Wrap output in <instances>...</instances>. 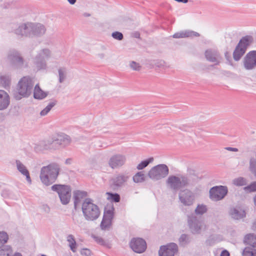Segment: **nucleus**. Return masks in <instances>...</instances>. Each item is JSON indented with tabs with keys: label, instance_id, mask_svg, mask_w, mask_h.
<instances>
[{
	"label": "nucleus",
	"instance_id": "nucleus-1",
	"mask_svg": "<svg viewBox=\"0 0 256 256\" xmlns=\"http://www.w3.org/2000/svg\"><path fill=\"white\" fill-rule=\"evenodd\" d=\"M194 182V178L191 179L188 174H179L169 176L166 184L168 189L176 192L182 188L192 186Z\"/></svg>",
	"mask_w": 256,
	"mask_h": 256
},
{
	"label": "nucleus",
	"instance_id": "nucleus-2",
	"mask_svg": "<svg viewBox=\"0 0 256 256\" xmlns=\"http://www.w3.org/2000/svg\"><path fill=\"white\" fill-rule=\"evenodd\" d=\"M60 170V166L56 162H52L40 169V178L42 182L50 186L55 182Z\"/></svg>",
	"mask_w": 256,
	"mask_h": 256
},
{
	"label": "nucleus",
	"instance_id": "nucleus-3",
	"mask_svg": "<svg viewBox=\"0 0 256 256\" xmlns=\"http://www.w3.org/2000/svg\"><path fill=\"white\" fill-rule=\"evenodd\" d=\"M82 210L85 219L88 221L96 220L100 215L98 206L89 198H86L82 202Z\"/></svg>",
	"mask_w": 256,
	"mask_h": 256
},
{
	"label": "nucleus",
	"instance_id": "nucleus-4",
	"mask_svg": "<svg viewBox=\"0 0 256 256\" xmlns=\"http://www.w3.org/2000/svg\"><path fill=\"white\" fill-rule=\"evenodd\" d=\"M34 83L32 80L28 76H24L19 81L17 90L18 94L15 95L16 100H20L22 96L27 98L32 92Z\"/></svg>",
	"mask_w": 256,
	"mask_h": 256
},
{
	"label": "nucleus",
	"instance_id": "nucleus-5",
	"mask_svg": "<svg viewBox=\"0 0 256 256\" xmlns=\"http://www.w3.org/2000/svg\"><path fill=\"white\" fill-rule=\"evenodd\" d=\"M7 60L12 66L16 69H20L27 66V62L21 54L16 50H12L8 52Z\"/></svg>",
	"mask_w": 256,
	"mask_h": 256
},
{
	"label": "nucleus",
	"instance_id": "nucleus-6",
	"mask_svg": "<svg viewBox=\"0 0 256 256\" xmlns=\"http://www.w3.org/2000/svg\"><path fill=\"white\" fill-rule=\"evenodd\" d=\"M169 168L165 164H159L153 166L148 172V176L152 180H159L166 177Z\"/></svg>",
	"mask_w": 256,
	"mask_h": 256
},
{
	"label": "nucleus",
	"instance_id": "nucleus-7",
	"mask_svg": "<svg viewBox=\"0 0 256 256\" xmlns=\"http://www.w3.org/2000/svg\"><path fill=\"white\" fill-rule=\"evenodd\" d=\"M52 190L56 192L63 204H67L71 198V188L70 186L62 184H54L52 186Z\"/></svg>",
	"mask_w": 256,
	"mask_h": 256
},
{
	"label": "nucleus",
	"instance_id": "nucleus-8",
	"mask_svg": "<svg viewBox=\"0 0 256 256\" xmlns=\"http://www.w3.org/2000/svg\"><path fill=\"white\" fill-rule=\"evenodd\" d=\"M130 178L128 173H120L114 176L110 180V188L114 190H118L124 186Z\"/></svg>",
	"mask_w": 256,
	"mask_h": 256
},
{
	"label": "nucleus",
	"instance_id": "nucleus-9",
	"mask_svg": "<svg viewBox=\"0 0 256 256\" xmlns=\"http://www.w3.org/2000/svg\"><path fill=\"white\" fill-rule=\"evenodd\" d=\"M51 56V52L48 48L42 50L34 58V64L38 70L46 69V62L45 59H48Z\"/></svg>",
	"mask_w": 256,
	"mask_h": 256
},
{
	"label": "nucleus",
	"instance_id": "nucleus-10",
	"mask_svg": "<svg viewBox=\"0 0 256 256\" xmlns=\"http://www.w3.org/2000/svg\"><path fill=\"white\" fill-rule=\"evenodd\" d=\"M228 192V189L226 186H215L210 190L209 197L213 201H218L222 200L227 194Z\"/></svg>",
	"mask_w": 256,
	"mask_h": 256
},
{
	"label": "nucleus",
	"instance_id": "nucleus-11",
	"mask_svg": "<svg viewBox=\"0 0 256 256\" xmlns=\"http://www.w3.org/2000/svg\"><path fill=\"white\" fill-rule=\"evenodd\" d=\"M188 223L191 232L194 234H200L205 228L202 222L193 214L188 216Z\"/></svg>",
	"mask_w": 256,
	"mask_h": 256
},
{
	"label": "nucleus",
	"instance_id": "nucleus-12",
	"mask_svg": "<svg viewBox=\"0 0 256 256\" xmlns=\"http://www.w3.org/2000/svg\"><path fill=\"white\" fill-rule=\"evenodd\" d=\"M178 198L184 206H192L195 200L194 193L188 188L184 189L178 194Z\"/></svg>",
	"mask_w": 256,
	"mask_h": 256
},
{
	"label": "nucleus",
	"instance_id": "nucleus-13",
	"mask_svg": "<svg viewBox=\"0 0 256 256\" xmlns=\"http://www.w3.org/2000/svg\"><path fill=\"white\" fill-rule=\"evenodd\" d=\"M52 138L56 149L68 146L72 141L70 136L64 133L54 135Z\"/></svg>",
	"mask_w": 256,
	"mask_h": 256
},
{
	"label": "nucleus",
	"instance_id": "nucleus-14",
	"mask_svg": "<svg viewBox=\"0 0 256 256\" xmlns=\"http://www.w3.org/2000/svg\"><path fill=\"white\" fill-rule=\"evenodd\" d=\"M126 156L122 154H117L112 156L108 161V166L112 169H117L122 166L126 162Z\"/></svg>",
	"mask_w": 256,
	"mask_h": 256
},
{
	"label": "nucleus",
	"instance_id": "nucleus-15",
	"mask_svg": "<svg viewBox=\"0 0 256 256\" xmlns=\"http://www.w3.org/2000/svg\"><path fill=\"white\" fill-rule=\"evenodd\" d=\"M243 65L246 70L256 68V50H251L246 54L243 60Z\"/></svg>",
	"mask_w": 256,
	"mask_h": 256
},
{
	"label": "nucleus",
	"instance_id": "nucleus-16",
	"mask_svg": "<svg viewBox=\"0 0 256 256\" xmlns=\"http://www.w3.org/2000/svg\"><path fill=\"white\" fill-rule=\"evenodd\" d=\"M178 252V245L174 242L161 246L158 251L159 256H174Z\"/></svg>",
	"mask_w": 256,
	"mask_h": 256
},
{
	"label": "nucleus",
	"instance_id": "nucleus-17",
	"mask_svg": "<svg viewBox=\"0 0 256 256\" xmlns=\"http://www.w3.org/2000/svg\"><path fill=\"white\" fill-rule=\"evenodd\" d=\"M130 244L131 248L136 253H142L146 248L145 240L141 238H133Z\"/></svg>",
	"mask_w": 256,
	"mask_h": 256
},
{
	"label": "nucleus",
	"instance_id": "nucleus-18",
	"mask_svg": "<svg viewBox=\"0 0 256 256\" xmlns=\"http://www.w3.org/2000/svg\"><path fill=\"white\" fill-rule=\"evenodd\" d=\"M14 34L20 37L31 38V22L20 24L14 30Z\"/></svg>",
	"mask_w": 256,
	"mask_h": 256
},
{
	"label": "nucleus",
	"instance_id": "nucleus-19",
	"mask_svg": "<svg viewBox=\"0 0 256 256\" xmlns=\"http://www.w3.org/2000/svg\"><path fill=\"white\" fill-rule=\"evenodd\" d=\"M204 54L206 60L212 62H214V65H218L222 59L219 52L215 50H207Z\"/></svg>",
	"mask_w": 256,
	"mask_h": 256
},
{
	"label": "nucleus",
	"instance_id": "nucleus-20",
	"mask_svg": "<svg viewBox=\"0 0 256 256\" xmlns=\"http://www.w3.org/2000/svg\"><path fill=\"white\" fill-rule=\"evenodd\" d=\"M46 32V26L40 23L31 22V38L40 37Z\"/></svg>",
	"mask_w": 256,
	"mask_h": 256
},
{
	"label": "nucleus",
	"instance_id": "nucleus-21",
	"mask_svg": "<svg viewBox=\"0 0 256 256\" xmlns=\"http://www.w3.org/2000/svg\"><path fill=\"white\" fill-rule=\"evenodd\" d=\"M244 242L252 247V250H246V252L250 254L252 256H256V234H250L246 235Z\"/></svg>",
	"mask_w": 256,
	"mask_h": 256
},
{
	"label": "nucleus",
	"instance_id": "nucleus-22",
	"mask_svg": "<svg viewBox=\"0 0 256 256\" xmlns=\"http://www.w3.org/2000/svg\"><path fill=\"white\" fill-rule=\"evenodd\" d=\"M51 149H56L52 136L46 140L40 142L39 144L34 147V150L36 151Z\"/></svg>",
	"mask_w": 256,
	"mask_h": 256
},
{
	"label": "nucleus",
	"instance_id": "nucleus-23",
	"mask_svg": "<svg viewBox=\"0 0 256 256\" xmlns=\"http://www.w3.org/2000/svg\"><path fill=\"white\" fill-rule=\"evenodd\" d=\"M113 218V213L111 210L104 212L102 220L100 224V228L102 230H108L111 224Z\"/></svg>",
	"mask_w": 256,
	"mask_h": 256
},
{
	"label": "nucleus",
	"instance_id": "nucleus-24",
	"mask_svg": "<svg viewBox=\"0 0 256 256\" xmlns=\"http://www.w3.org/2000/svg\"><path fill=\"white\" fill-rule=\"evenodd\" d=\"M88 194L85 191L76 190L73 192L74 199V208L76 210L80 206L82 200L87 196Z\"/></svg>",
	"mask_w": 256,
	"mask_h": 256
},
{
	"label": "nucleus",
	"instance_id": "nucleus-25",
	"mask_svg": "<svg viewBox=\"0 0 256 256\" xmlns=\"http://www.w3.org/2000/svg\"><path fill=\"white\" fill-rule=\"evenodd\" d=\"M10 104V98L6 92L0 90V110L6 109Z\"/></svg>",
	"mask_w": 256,
	"mask_h": 256
},
{
	"label": "nucleus",
	"instance_id": "nucleus-26",
	"mask_svg": "<svg viewBox=\"0 0 256 256\" xmlns=\"http://www.w3.org/2000/svg\"><path fill=\"white\" fill-rule=\"evenodd\" d=\"M229 214L232 218L236 220L245 218L246 216L245 211L240 208H231L229 211Z\"/></svg>",
	"mask_w": 256,
	"mask_h": 256
},
{
	"label": "nucleus",
	"instance_id": "nucleus-27",
	"mask_svg": "<svg viewBox=\"0 0 256 256\" xmlns=\"http://www.w3.org/2000/svg\"><path fill=\"white\" fill-rule=\"evenodd\" d=\"M200 34L196 32L190 30H182L175 33L172 37L175 38H186L190 37H198Z\"/></svg>",
	"mask_w": 256,
	"mask_h": 256
},
{
	"label": "nucleus",
	"instance_id": "nucleus-28",
	"mask_svg": "<svg viewBox=\"0 0 256 256\" xmlns=\"http://www.w3.org/2000/svg\"><path fill=\"white\" fill-rule=\"evenodd\" d=\"M16 164L18 171L20 172L22 174L26 176L27 182L29 184H31L32 180L30 173L26 166L20 160H16Z\"/></svg>",
	"mask_w": 256,
	"mask_h": 256
},
{
	"label": "nucleus",
	"instance_id": "nucleus-29",
	"mask_svg": "<svg viewBox=\"0 0 256 256\" xmlns=\"http://www.w3.org/2000/svg\"><path fill=\"white\" fill-rule=\"evenodd\" d=\"M48 93L42 90L38 84H36L34 90V97L35 99L42 100L45 98Z\"/></svg>",
	"mask_w": 256,
	"mask_h": 256
},
{
	"label": "nucleus",
	"instance_id": "nucleus-30",
	"mask_svg": "<svg viewBox=\"0 0 256 256\" xmlns=\"http://www.w3.org/2000/svg\"><path fill=\"white\" fill-rule=\"evenodd\" d=\"M253 42V38L251 36H246L242 37L240 40L238 45L246 50L247 47Z\"/></svg>",
	"mask_w": 256,
	"mask_h": 256
},
{
	"label": "nucleus",
	"instance_id": "nucleus-31",
	"mask_svg": "<svg viewBox=\"0 0 256 256\" xmlns=\"http://www.w3.org/2000/svg\"><path fill=\"white\" fill-rule=\"evenodd\" d=\"M246 51V50L244 48L238 44L233 52L234 59L236 61L239 60L244 54Z\"/></svg>",
	"mask_w": 256,
	"mask_h": 256
},
{
	"label": "nucleus",
	"instance_id": "nucleus-32",
	"mask_svg": "<svg viewBox=\"0 0 256 256\" xmlns=\"http://www.w3.org/2000/svg\"><path fill=\"white\" fill-rule=\"evenodd\" d=\"M57 104L56 100H53L48 104L40 112V116H45L50 112L52 108L54 106Z\"/></svg>",
	"mask_w": 256,
	"mask_h": 256
},
{
	"label": "nucleus",
	"instance_id": "nucleus-33",
	"mask_svg": "<svg viewBox=\"0 0 256 256\" xmlns=\"http://www.w3.org/2000/svg\"><path fill=\"white\" fill-rule=\"evenodd\" d=\"M132 180L136 183L142 182L146 180V176L142 172H138L133 176Z\"/></svg>",
	"mask_w": 256,
	"mask_h": 256
},
{
	"label": "nucleus",
	"instance_id": "nucleus-34",
	"mask_svg": "<svg viewBox=\"0 0 256 256\" xmlns=\"http://www.w3.org/2000/svg\"><path fill=\"white\" fill-rule=\"evenodd\" d=\"M67 241L68 242V246L70 250L74 252L76 250V243L74 236L72 234H69L67 236Z\"/></svg>",
	"mask_w": 256,
	"mask_h": 256
},
{
	"label": "nucleus",
	"instance_id": "nucleus-35",
	"mask_svg": "<svg viewBox=\"0 0 256 256\" xmlns=\"http://www.w3.org/2000/svg\"><path fill=\"white\" fill-rule=\"evenodd\" d=\"M12 252L10 246L0 247V256H12Z\"/></svg>",
	"mask_w": 256,
	"mask_h": 256
},
{
	"label": "nucleus",
	"instance_id": "nucleus-36",
	"mask_svg": "<svg viewBox=\"0 0 256 256\" xmlns=\"http://www.w3.org/2000/svg\"><path fill=\"white\" fill-rule=\"evenodd\" d=\"M58 81L62 83L66 78L67 70L65 68H60L58 70Z\"/></svg>",
	"mask_w": 256,
	"mask_h": 256
},
{
	"label": "nucleus",
	"instance_id": "nucleus-37",
	"mask_svg": "<svg viewBox=\"0 0 256 256\" xmlns=\"http://www.w3.org/2000/svg\"><path fill=\"white\" fill-rule=\"evenodd\" d=\"M190 242V238L188 235L182 234L178 239L179 244L181 246H185Z\"/></svg>",
	"mask_w": 256,
	"mask_h": 256
},
{
	"label": "nucleus",
	"instance_id": "nucleus-38",
	"mask_svg": "<svg viewBox=\"0 0 256 256\" xmlns=\"http://www.w3.org/2000/svg\"><path fill=\"white\" fill-rule=\"evenodd\" d=\"M154 161L153 158H150L148 159L142 161L140 164H139L137 166L136 168L138 170H142L146 168L150 163Z\"/></svg>",
	"mask_w": 256,
	"mask_h": 256
},
{
	"label": "nucleus",
	"instance_id": "nucleus-39",
	"mask_svg": "<svg viewBox=\"0 0 256 256\" xmlns=\"http://www.w3.org/2000/svg\"><path fill=\"white\" fill-rule=\"evenodd\" d=\"M8 239V234L4 231L0 232V247H2Z\"/></svg>",
	"mask_w": 256,
	"mask_h": 256
},
{
	"label": "nucleus",
	"instance_id": "nucleus-40",
	"mask_svg": "<svg viewBox=\"0 0 256 256\" xmlns=\"http://www.w3.org/2000/svg\"><path fill=\"white\" fill-rule=\"evenodd\" d=\"M207 211L206 206L204 204H198L195 210V212L197 214L202 215Z\"/></svg>",
	"mask_w": 256,
	"mask_h": 256
},
{
	"label": "nucleus",
	"instance_id": "nucleus-41",
	"mask_svg": "<svg viewBox=\"0 0 256 256\" xmlns=\"http://www.w3.org/2000/svg\"><path fill=\"white\" fill-rule=\"evenodd\" d=\"M233 184L237 186H242L246 184V179L242 177L235 178L233 180Z\"/></svg>",
	"mask_w": 256,
	"mask_h": 256
},
{
	"label": "nucleus",
	"instance_id": "nucleus-42",
	"mask_svg": "<svg viewBox=\"0 0 256 256\" xmlns=\"http://www.w3.org/2000/svg\"><path fill=\"white\" fill-rule=\"evenodd\" d=\"M106 194L108 196V198H110L112 201L116 202H120V196L118 194L107 192Z\"/></svg>",
	"mask_w": 256,
	"mask_h": 256
},
{
	"label": "nucleus",
	"instance_id": "nucleus-43",
	"mask_svg": "<svg viewBox=\"0 0 256 256\" xmlns=\"http://www.w3.org/2000/svg\"><path fill=\"white\" fill-rule=\"evenodd\" d=\"M187 172L189 175L193 176V177H190L189 176L191 179L194 178L195 182H194V184L197 182V178L196 175V170L193 168L191 166H188L187 168Z\"/></svg>",
	"mask_w": 256,
	"mask_h": 256
},
{
	"label": "nucleus",
	"instance_id": "nucleus-44",
	"mask_svg": "<svg viewBox=\"0 0 256 256\" xmlns=\"http://www.w3.org/2000/svg\"><path fill=\"white\" fill-rule=\"evenodd\" d=\"M130 66L132 70L136 71H140L142 68V66L140 64L134 61L130 62Z\"/></svg>",
	"mask_w": 256,
	"mask_h": 256
},
{
	"label": "nucleus",
	"instance_id": "nucleus-45",
	"mask_svg": "<svg viewBox=\"0 0 256 256\" xmlns=\"http://www.w3.org/2000/svg\"><path fill=\"white\" fill-rule=\"evenodd\" d=\"M112 36L115 40H122L124 38L123 34L119 32H114L112 34Z\"/></svg>",
	"mask_w": 256,
	"mask_h": 256
},
{
	"label": "nucleus",
	"instance_id": "nucleus-46",
	"mask_svg": "<svg viewBox=\"0 0 256 256\" xmlns=\"http://www.w3.org/2000/svg\"><path fill=\"white\" fill-rule=\"evenodd\" d=\"M0 80L3 82V84L6 86H8L10 82V79L9 76H2L0 77Z\"/></svg>",
	"mask_w": 256,
	"mask_h": 256
},
{
	"label": "nucleus",
	"instance_id": "nucleus-47",
	"mask_svg": "<svg viewBox=\"0 0 256 256\" xmlns=\"http://www.w3.org/2000/svg\"><path fill=\"white\" fill-rule=\"evenodd\" d=\"M94 240L99 244L101 245H105L106 242L101 237L98 236H94Z\"/></svg>",
	"mask_w": 256,
	"mask_h": 256
},
{
	"label": "nucleus",
	"instance_id": "nucleus-48",
	"mask_svg": "<svg viewBox=\"0 0 256 256\" xmlns=\"http://www.w3.org/2000/svg\"><path fill=\"white\" fill-rule=\"evenodd\" d=\"M80 254L82 255L85 256H90L91 254V251L88 248H83Z\"/></svg>",
	"mask_w": 256,
	"mask_h": 256
},
{
	"label": "nucleus",
	"instance_id": "nucleus-49",
	"mask_svg": "<svg viewBox=\"0 0 256 256\" xmlns=\"http://www.w3.org/2000/svg\"><path fill=\"white\" fill-rule=\"evenodd\" d=\"M246 189L250 190V191L256 190V181L252 183L250 186L246 188Z\"/></svg>",
	"mask_w": 256,
	"mask_h": 256
},
{
	"label": "nucleus",
	"instance_id": "nucleus-50",
	"mask_svg": "<svg viewBox=\"0 0 256 256\" xmlns=\"http://www.w3.org/2000/svg\"><path fill=\"white\" fill-rule=\"evenodd\" d=\"M225 149L228 151H232V152H238V150L237 148H232V147H226L225 148Z\"/></svg>",
	"mask_w": 256,
	"mask_h": 256
},
{
	"label": "nucleus",
	"instance_id": "nucleus-51",
	"mask_svg": "<svg viewBox=\"0 0 256 256\" xmlns=\"http://www.w3.org/2000/svg\"><path fill=\"white\" fill-rule=\"evenodd\" d=\"M220 256H230V253L227 250H223Z\"/></svg>",
	"mask_w": 256,
	"mask_h": 256
},
{
	"label": "nucleus",
	"instance_id": "nucleus-52",
	"mask_svg": "<svg viewBox=\"0 0 256 256\" xmlns=\"http://www.w3.org/2000/svg\"><path fill=\"white\" fill-rule=\"evenodd\" d=\"M68 3L71 5H74L76 4V0H67Z\"/></svg>",
	"mask_w": 256,
	"mask_h": 256
},
{
	"label": "nucleus",
	"instance_id": "nucleus-53",
	"mask_svg": "<svg viewBox=\"0 0 256 256\" xmlns=\"http://www.w3.org/2000/svg\"><path fill=\"white\" fill-rule=\"evenodd\" d=\"M72 159L71 158H68L66 160V162H65V163L66 164H71V162H72Z\"/></svg>",
	"mask_w": 256,
	"mask_h": 256
},
{
	"label": "nucleus",
	"instance_id": "nucleus-54",
	"mask_svg": "<svg viewBox=\"0 0 256 256\" xmlns=\"http://www.w3.org/2000/svg\"><path fill=\"white\" fill-rule=\"evenodd\" d=\"M134 36L136 38H140V34L138 32H136L134 33Z\"/></svg>",
	"mask_w": 256,
	"mask_h": 256
},
{
	"label": "nucleus",
	"instance_id": "nucleus-55",
	"mask_svg": "<svg viewBox=\"0 0 256 256\" xmlns=\"http://www.w3.org/2000/svg\"><path fill=\"white\" fill-rule=\"evenodd\" d=\"M98 57H99V58H104V56H105L104 54H103V53L99 54H98Z\"/></svg>",
	"mask_w": 256,
	"mask_h": 256
},
{
	"label": "nucleus",
	"instance_id": "nucleus-56",
	"mask_svg": "<svg viewBox=\"0 0 256 256\" xmlns=\"http://www.w3.org/2000/svg\"><path fill=\"white\" fill-rule=\"evenodd\" d=\"M84 16L86 17H89L90 16V14H88V13H84Z\"/></svg>",
	"mask_w": 256,
	"mask_h": 256
},
{
	"label": "nucleus",
	"instance_id": "nucleus-57",
	"mask_svg": "<svg viewBox=\"0 0 256 256\" xmlns=\"http://www.w3.org/2000/svg\"><path fill=\"white\" fill-rule=\"evenodd\" d=\"M254 204L255 206H256V196L254 198Z\"/></svg>",
	"mask_w": 256,
	"mask_h": 256
}]
</instances>
